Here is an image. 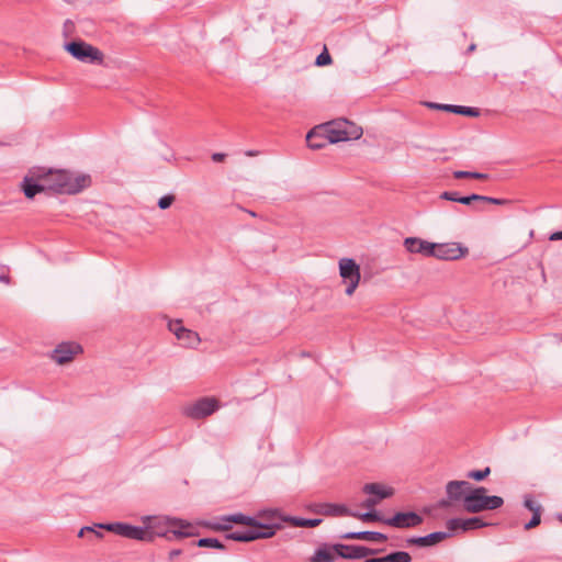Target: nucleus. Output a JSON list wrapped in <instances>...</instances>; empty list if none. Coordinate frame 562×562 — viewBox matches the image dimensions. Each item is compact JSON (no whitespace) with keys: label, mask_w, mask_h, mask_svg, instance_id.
<instances>
[{"label":"nucleus","mask_w":562,"mask_h":562,"mask_svg":"<svg viewBox=\"0 0 562 562\" xmlns=\"http://www.w3.org/2000/svg\"><path fill=\"white\" fill-rule=\"evenodd\" d=\"M362 492L368 494L369 497L363 501L362 506L371 509L374 508L381 501L393 496L394 490L381 483H367L362 487Z\"/></svg>","instance_id":"6e6552de"},{"label":"nucleus","mask_w":562,"mask_h":562,"mask_svg":"<svg viewBox=\"0 0 562 562\" xmlns=\"http://www.w3.org/2000/svg\"><path fill=\"white\" fill-rule=\"evenodd\" d=\"M488 526L481 517H471L464 519V531L481 529Z\"/></svg>","instance_id":"c85d7f7f"},{"label":"nucleus","mask_w":562,"mask_h":562,"mask_svg":"<svg viewBox=\"0 0 562 562\" xmlns=\"http://www.w3.org/2000/svg\"><path fill=\"white\" fill-rule=\"evenodd\" d=\"M232 524L249 527L247 530L225 533V539L238 542H251L258 539L272 538L282 527L280 524H263L258 518L243 513L223 515L214 520H203L199 525L213 531H228L232 528Z\"/></svg>","instance_id":"f257e3e1"},{"label":"nucleus","mask_w":562,"mask_h":562,"mask_svg":"<svg viewBox=\"0 0 562 562\" xmlns=\"http://www.w3.org/2000/svg\"><path fill=\"white\" fill-rule=\"evenodd\" d=\"M490 473H491V469H490V467H486L482 470L469 471L467 474V477L480 482V481H483L484 479H486L490 475Z\"/></svg>","instance_id":"7c9ffc66"},{"label":"nucleus","mask_w":562,"mask_h":562,"mask_svg":"<svg viewBox=\"0 0 562 562\" xmlns=\"http://www.w3.org/2000/svg\"><path fill=\"white\" fill-rule=\"evenodd\" d=\"M282 521L290 522L294 527H302V528H314L321 525L322 519L321 518H302V517H295V516H286L282 518Z\"/></svg>","instance_id":"4be33fe9"},{"label":"nucleus","mask_w":562,"mask_h":562,"mask_svg":"<svg viewBox=\"0 0 562 562\" xmlns=\"http://www.w3.org/2000/svg\"><path fill=\"white\" fill-rule=\"evenodd\" d=\"M318 507L317 513L326 516H345V513H349V508L345 505L321 504Z\"/></svg>","instance_id":"5701e85b"},{"label":"nucleus","mask_w":562,"mask_h":562,"mask_svg":"<svg viewBox=\"0 0 562 562\" xmlns=\"http://www.w3.org/2000/svg\"><path fill=\"white\" fill-rule=\"evenodd\" d=\"M339 539L342 540H366V541H372V542H384L386 541L387 537L379 531H349L341 533L339 536Z\"/></svg>","instance_id":"6ab92c4d"},{"label":"nucleus","mask_w":562,"mask_h":562,"mask_svg":"<svg viewBox=\"0 0 562 562\" xmlns=\"http://www.w3.org/2000/svg\"><path fill=\"white\" fill-rule=\"evenodd\" d=\"M33 173L46 182L47 190L59 194H77L91 184L89 175H75L67 170L38 167Z\"/></svg>","instance_id":"7ed1b4c3"},{"label":"nucleus","mask_w":562,"mask_h":562,"mask_svg":"<svg viewBox=\"0 0 562 562\" xmlns=\"http://www.w3.org/2000/svg\"><path fill=\"white\" fill-rule=\"evenodd\" d=\"M258 517L268 520L267 524H280L282 522V516L278 509H263L258 513Z\"/></svg>","instance_id":"bb28decb"},{"label":"nucleus","mask_w":562,"mask_h":562,"mask_svg":"<svg viewBox=\"0 0 562 562\" xmlns=\"http://www.w3.org/2000/svg\"><path fill=\"white\" fill-rule=\"evenodd\" d=\"M440 198L443 200L458 202V203H460V201H461V195L457 191H445L443 193H441Z\"/></svg>","instance_id":"4c0bfd02"},{"label":"nucleus","mask_w":562,"mask_h":562,"mask_svg":"<svg viewBox=\"0 0 562 562\" xmlns=\"http://www.w3.org/2000/svg\"><path fill=\"white\" fill-rule=\"evenodd\" d=\"M524 505L527 509H529L532 513H538L542 510L541 505L538 504L530 495H527L525 497Z\"/></svg>","instance_id":"f704fd0d"},{"label":"nucleus","mask_w":562,"mask_h":562,"mask_svg":"<svg viewBox=\"0 0 562 562\" xmlns=\"http://www.w3.org/2000/svg\"><path fill=\"white\" fill-rule=\"evenodd\" d=\"M88 532H94L98 538L103 537L102 532L95 531L93 527H89V526L82 527L78 532V537L81 538V537H83L85 533H88Z\"/></svg>","instance_id":"37998d69"},{"label":"nucleus","mask_w":562,"mask_h":562,"mask_svg":"<svg viewBox=\"0 0 562 562\" xmlns=\"http://www.w3.org/2000/svg\"><path fill=\"white\" fill-rule=\"evenodd\" d=\"M487 490L483 486L473 487L464 499V510L470 514H477L484 510H495L504 505L501 496L486 495Z\"/></svg>","instance_id":"20e7f679"},{"label":"nucleus","mask_w":562,"mask_h":562,"mask_svg":"<svg viewBox=\"0 0 562 562\" xmlns=\"http://www.w3.org/2000/svg\"><path fill=\"white\" fill-rule=\"evenodd\" d=\"M336 558L337 553L333 549V544L322 543L310 557L308 562H334Z\"/></svg>","instance_id":"aec40b11"},{"label":"nucleus","mask_w":562,"mask_h":562,"mask_svg":"<svg viewBox=\"0 0 562 562\" xmlns=\"http://www.w3.org/2000/svg\"><path fill=\"white\" fill-rule=\"evenodd\" d=\"M549 240H551V241L562 240V231H558V232L552 233L549 236Z\"/></svg>","instance_id":"de8ad7c7"},{"label":"nucleus","mask_w":562,"mask_h":562,"mask_svg":"<svg viewBox=\"0 0 562 562\" xmlns=\"http://www.w3.org/2000/svg\"><path fill=\"white\" fill-rule=\"evenodd\" d=\"M453 177L456 179L472 178V179H480V180H482V179H487L488 175L481 173V172H475V171L458 170V171L453 172Z\"/></svg>","instance_id":"c756f323"},{"label":"nucleus","mask_w":562,"mask_h":562,"mask_svg":"<svg viewBox=\"0 0 562 562\" xmlns=\"http://www.w3.org/2000/svg\"><path fill=\"white\" fill-rule=\"evenodd\" d=\"M88 532H94L98 538L103 537L102 532L95 531L93 527H89V526L82 527L78 532V537L81 538V537H83L85 533H88Z\"/></svg>","instance_id":"79ce46f5"},{"label":"nucleus","mask_w":562,"mask_h":562,"mask_svg":"<svg viewBox=\"0 0 562 562\" xmlns=\"http://www.w3.org/2000/svg\"><path fill=\"white\" fill-rule=\"evenodd\" d=\"M218 408L217 400L213 397H202L198 400L193 405L186 409L189 417L194 419L204 418L212 415Z\"/></svg>","instance_id":"ddd939ff"},{"label":"nucleus","mask_w":562,"mask_h":562,"mask_svg":"<svg viewBox=\"0 0 562 562\" xmlns=\"http://www.w3.org/2000/svg\"><path fill=\"white\" fill-rule=\"evenodd\" d=\"M0 282L9 284L10 283V277L5 273H0Z\"/></svg>","instance_id":"09e8293b"},{"label":"nucleus","mask_w":562,"mask_h":562,"mask_svg":"<svg viewBox=\"0 0 562 562\" xmlns=\"http://www.w3.org/2000/svg\"><path fill=\"white\" fill-rule=\"evenodd\" d=\"M180 329H184L181 321H175V322L169 323V330L172 331L176 337H177V334L180 335Z\"/></svg>","instance_id":"a19ab883"},{"label":"nucleus","mask_w":562,"mask_h":562,"mask_svg":"<svg viewBox=\"0 0 562 562\" xmlns=\"http://www.w3.org/2000/svg\"><path fill=\"white\" fill-rule=\"evenodd\" d=\"M482 200H483L482 195L472 193L467 196H461L460 203L464 204V205H472L473 202H481Z\"/></svg>","instance_id":"e433bc0d"},{"label":"nucleus","mask_w":562,"mask_h":562,"mask_svg":"<svg viewBox=\"0 0 562 562\" xmlns=\"http://www.w3.org/2000/svg\"><path fill=\"white\" fill-rule=\"evenodd\" d=\"M245 155L248 156V157H255V156L259 155V151L258 150L249 149V150L245 151Z\"/></svg>","instance_id":"3c124183"},{"label":"nucleus","mask_w":562,"mask_h":562,"mask_svg":"<svg viewBox=\"0 0 562 562\" xmlns=\"http://www.w3.org/2000/svg\"><path fill=\"white\" fill-rule=\"evenodd\" d=\"M181 553H182L181 549H172V550L169 551L168 559L170 561H172L176 558H178L179 555H181Z\"/></svg>","instance_id":"a18cd8bd"},{"label":"nucleus","mask_w":562,"mask_h":562,"mask_svg":"<svg viewBox=\"0 0 562 562\" xmlns=\"http://www.w3.org/2000/svg\"><path fill=\"white\" fill-rule=\"evenodd\" d=\"M38 167L30 169L29 173L21 182V190L27 199H33L36 194L47 190L46 182L38 179L33 172Z\"/></svg>","instance_id":"4468645a"},{"label":"nucleus","mask_w":562,"mask_h":562,"mask_svg":"<svg viewBox=\"0 0 562 562\" xmlns=\"http://www.w3.org/2000/svg\"><path fill=\"white\" fill-rule=\"evenodd\" d=\"M65 49L82 63L101 64L103 61V54L100 49L80 40L66 43Z\"/></svg>","instance_id":"39448f33"},{"label":"nucleus","mask_w":562,"mask_h":562,"mask_svg":"<svg viewBox=\"0 0 562 562\" xmlns=\"http://www.w3.org/2000/svg\"><path fill=\"white\" fill-rule=\"evenodd\" d=\"M331 64V56L328 50L325 48L315 59V65L318 67L327 66Z\"/></svg>","instance_id":"72a5a7b5"},{"label":"nucleus","mask_w":562,"mask_h":562,"mask_svg":"<svg viewBox=\"0 0 562 562\" xmlns=\"http://www.w3.org/2000/svg\"><path fill=\"white\" fill-rule=\"evenodd\" d=\"M306 142L310 148L321 149L326 145L327 139L325 134L322 136L315 131H310L306 135Z\"/></svg>","instance_id":"a878e982"},{"label":"nucleus","mask_w":562,"mask_h":562,"mask_svg":"<svg viewBox=\"0 0 562 562\" xmlns=\"http://www.w3.org/2000/svg\"><path fill=\"white\" fill-rule=\"evenodd\" d=\"M68 24H71V21H70V20H67V21L65 22V26H67Z\"/></svg>","instance_id":"864d4df0"},{"label":"nucleus","mask_w":562,"mask_h":562,"mask_svg":"<svg viewBox=\"0 0 562 562\" xmlns=\"http://www.w3.org/2000/svg\"><path fill=\"white\" fill-rule=\"evenodd\" d=\"M339 274L346 286V294L351 295L360 282V267L351 258H341L339 260Z\"/></svg>","instance_id":"423d86ee"},{"label":"nucleus","mask_w":562,"mask_h":562,"mask_svg":"<svg viewBox=\"0 0 562 562\" xmlns=\"http://www.w3.org/2000/svg\"><path fill=\"white\" fill-rule=\"evenodd\" d=\"M328 144H336L339 142H348L346 130L340 125V120L329 122L322 127Z\"/></svg>","instance_id":"a211bd4d"},{"label":"nucleus","mask_w":562,"mask_h":562,"mask_svg":"<svg viewBox=\"0 0 562 562\" xmlns=\"http://www.w3.org/2000/svg\"><path fill=\"white\" fill-rule=\"evenodd\" d=\"M361 514H362V513L353 512V510H350V509H349V513H345V516H351V517H355V518L360 519Z\"/></svg>","instance_id":"8fccbe9b"},{"label":"nucleus","mask_w":562,"mask_h":562,"mask_svg":"<svg viewBox=\"0 0 562 562\" xmlns=\"http://www.w3.org/2000/svg\"><path fill=\"white\" fill-rule=\"evenodd\" d=\"M360 519L362 521H380L384 524V517L381 516L376 510L371 508L369 512L361 514Z\"/></svg>","instance_id":"473e14b6"},{"label":"nucleus","mask_w":562,"mask_h":562,"mask_svg":"<svg viewBox=\"0 0 562 562\" xmlns=\"http://www.w3.org/2000/svg\"><path fill=\"white\" fill-rule=\"evenodd\" d=\"M161 520L169 528L165 531L157 532L149 531L147 527L133 526L131 524L120 521L97 524L95 527L127 539L145 542L154 541L155 536L164 537L170 541L172 539L189 538L198 535L193 525L184 519L166 516Z\"/></svg>","instance_id":"f03ea898"},{"label":"nucleus","mask_w":562,"mask_h":562,"mask_svg":"<svg viewBox=\"0 0 562 562\" xmlns=\"http://www.w3.org/2000/svg\"><path fill=\"white\" fill-rule=\"evenodd\" d=\"M449 537H451L450 532L435 531V532H431L426 536L411 537L406 540V543L408 546H417L420 548H427V547L436 546L437 543L446 540Z\"/></svg>","instance_id":"f3484780"},{"label":"nucleus","mask_w":562,"mask_h":562,"mask_svg":"<svg viewBox=\"0 0 562 562\" xmlns=\"http://www.w3.org/2000/svg\"><path fill=\"white\" fill-rule=\"evenodd\" d=\"M173 201H175V196L172 194H166L158 200L157 205L159 209L166 210L171 206Z\"/></svg>","instance_id":"c9c22d12"},{"label":"nucleus","mask_w":562,"mask_h":562,"mask_svg":"<svg viewBox=\"0 0 562 562\" xmlns=\"http://www.w3.org/2000/svg\"><path fill=\"white\" fill-rule=\"evenodd\" d=\"M177 339L181 340L182 345L184 347H190V348L199 345V342H200L199 335L195 331L188 329L186 327H184V329H180V335L177 334Z\"/></svg>","instance_id":"b1692460"},{"label":"nucleus","mask_w":562,"mask_h":562,"mask_svg":"<svg viewBox=\"0 0 562 562\" xmlns=\"http://www.w3.org/2000/svg\"><path fill=\"white\" fill-rule=\"evenodd\" d=\"M482 198H483V200L481 202L492 203V204H496V205H505L510 202L509 200H506V199H497V198H491V196H485V195H482Z\"/></svg>","instance_id":"ea45409f"},{"label":"nucleus","mask_w":562,"mask_h":562,"mask_svg":"<svg viewBox=\"0 0 562 562\" xmlns=\"http://www.w3.org/2000/svg\"><path fill=\"white\" fill-rule=\"evenodd\" d=\"M406 251L411 254H419L425 257H431L434 243L424 240L419 237H406L403 241Z\"/></svg>","instance_id":"dca6fc26"},{"label":"nucleus","mask_w":562,"mask_h":562,"mask_svg":"<svg viewBox=\"0 0 562 562\" xmlns=\"http://www.w3.org/2000/svg\"><path fill=\"white\" fill-rule=\"evenodd\" d=\"M476 49V45L475 44H471L468 49H467V54H471L473 53L474 50Z\"/></svg>","instance_id":"603ef678"},{"label":"nucleus","mask_w":562,"mask_h":562,"mask_svg":"<svg viewBox=\"0 0 562 562\" xmlns=\"http://www.w3.org/2000/svg\"><path fill=\"white\" fill-rule=\"evenodd\" d=\"M82 352V347L75 341H64L52 351L50 358L58 364H66Z\"/></svg>","instance_id":"9b49d317"},{"label":"nucleus","mask_w":562,"mask_h":562,"mask_svg":"<svg viewBox=\"0 0 562 562\" xmlns=\"http://www.w3.org/2000/svg\"><path fill=\"white\" fill-rule=\"evenodd\" d=\"M431 257L439 260H458L468 254V248L458 243L436 244L434 243Z\"/></svg>","instance_id":"9d476101"},{"label":"nucleus","mask_w":562,"mask_h":562,"mask_svg":"<svg viewBox=\"0 0 562 562\" xmlns=\"http://www.w3.org/2000/svg\"><path fill=\"white\" fill-rule=\"evenodd\" d=\"M541 521V512L532 513L531 519L525 525V529L529 530L537 527Z\"/></svg>","instance_id":"58836bf2"},{"label":"nucleus","mask_w":562,"mask_h":562,"mask_svg":"<svg viewBox=\"0 0 562 562\" xmlns=\"http://www.w3.org/2000/svg\"><path fill=\"white\" fill-rule=\"evenodd\" d=\"M340 125H342L344 130L348 133L347 136L349 137V140H356L362 136L363 131L357 124L349 122L346 119H340Z\"/></svg>","instance_id":"393cba45"},{"label":"nucleus","mask_w":562,"mask_h":562,"mask_svg":"<svg viewBox=\"0 0 562 562\" xmlns=\"http://www.w3.org/2000/svg\"><path fill=\"white\" fill-rule=\"evenodd\" d=\"M424 105L432 109L446 111L454 114H460L469 117H476L480 115V110L477 108L464 106V105H454V104H443L436 102H424Z\"/></svg>","instance_id":"2eb2a0df"},{"label":"nucleus","mask_w":562,"mask_h":562,"mask_svg":"<svg viewBox=\"0 0 562 562\" xmlns=\"http://www.w3.org/2000/svg\"><path fill=\"white\" fill-rule=\"evenodd\" d=\"M195 546L200 548H212L218 550H225L226 547L216 538H201L195 542Z\"/></svg>","instance_id":"cd10ccee"},{"label":"nucleus","mask_w":562,"mask_h":562,"mask_svg":"<svg viewBox=\"0 0 562 562\" xmlns=\"http://www.w3.org/2000/svg\"><path fill=\"white\" fill-rule=\"evenodd\" d=\"M411 561H412V557L408 552L395 551V552H391L384 557L366 559L364 562H411Z\"/></svg>","instance_id":"412c9836"},{"label":"nucleus","mask_w":562,"mask_h":562,"mask_svg":"<svg viewBox=\"0 0 562 562\" xmlns=\"http://www.w3.org/2000/svg\"><path fill=\"white\" fill-rule=\"evenodd\" d=\"M423 520V517L415 512H397L392 517L384 519V524L394 528L405 529L417 527Z\"/></svg>","instance_id":"f8f14e48"},{"label":"nucleus","mask_w":562,"mask_h":562,"mask_svg":"<svg viewBox=\"0 0 562 562\" xmlns=\"http://www.w3.org/2000/svg\"><path fill=\"white\" fill-rule=\"evenodd\" d=\"M472 488V484L468 481H449L446 485L448 499H440L438 506L445 508L448 507L451 502L460 501H462V505L464 506V499Z\"/></svg>","instance_id":"0eeeda50"},{"label":"nucleus","mask_w":562,"mask_h":562,"mask_svg":"<svg viewBox=\"0 0 562 562\" xmlns=\"http://www.w3.org/2000/svg\"><path fill=\"white\" fill-rule=\"evenodd\" d=\"M448 531L451 535L458 530L464 531V519L463 518H451L447 521Z\"/></svg>","instance_id":"2f4dec72"},{"label":"nucleus","mask_w":562,"mask_h":562,"mask_svg":"<svg viewBox=\"0 0 562 562\" xmlns=\"http://www.w3.org/2000/svg\"><path fill=\"white\" fill-rule=\"evenodd\" d=\"M88 532H94L98 538L103 537L102 532L95 531L93 527H89V526L82 527L78 532V537L81 538V537H83L85 533H88Z\"/></svg>","instance_id":"c03bdc74"},{"label":"nucleus","mask_w":562,"mask_h":562,"mask_svg":"<svg viewBox=\"0 0 562 562\" xmlns=\"http://www.w3.org/2000/svg\"><path fill=\"white\" fill-rule=\"evenodd\" d=\"M333 549L337 557L348 560L363 559L380 552L379 549H371L364 546L334 543Z\"/></svg>","instance_id":"1a4fd4ad"},{"label":"nucleus","mask_w":562,"mask_h":562,"mask_svg":"<svg viewBox=\"0 0 562 562\" xmlns=\"http://www.w3.org/2000/svg\"><path fill=\"white\" fill-rule=\"evenodd\" d=\"M226 155L223 154V153H214L212 155V160L215 161V162H221L225 159Z\"/></svg>","instance_id":"49530a36"}]
</instances>
